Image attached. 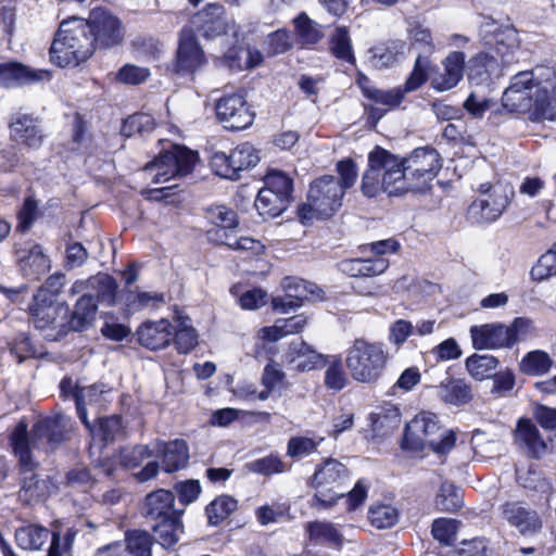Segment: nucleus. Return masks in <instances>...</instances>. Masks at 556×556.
Wrapping results in <instances>:
<instances>
[{
	"instance_id": "obj_24",
	"label": "nucleus",
	"mask_w": 556,
	"mask_h": 556,
	"mask_svg": "<svg viewBox=\"0 0 556 556\" xmlns=\"http://www.w3.org/2000/svg\"><path fill=\"white\" fill-rule=\"evenodd\" d=\"M225 10L219 4H208L198 13L197 20L206 38H214L229 30L236 35V24L232 21L227 22L225 18Z\"/></svg>"
},
{
	"instance_id": "obj_28",
	"label": "nucleus",
	"mask_w": 556,
	"mask_h": 556,
	"mask_svg": "<svg viewBox=\"0 0 556 556\" xmlns=\"http://www.w3.org/2000/svg\"><path fill=\"white\" fill-rule=\"evenodd\" d=\"M368 419L376 434L388 435L401 426L402 414L397 405L384 402L369 414Z\"/></svg>"
},
{
	"instance_id": "obj_53",
	"label": "nucleus",
	"mask_w": 556,
	"mask_h": 556,
	"mask_svg": "<svg viewBox=\"0 0 556 556\" xmlns=\"http://www.w3.org/2000/svg\"><path fill=\"white\" fill-rule=\"evenodd\" d=\"M155 128V121L150 114L140 113L129 116L123 124L121 132L125 137L135 134L141 136L151 132Z\"/></svg>"
},
{
	"instance_id": "obj_48",
	"label": "nucleus",
	"mask_w": 556,
	"mask_h": 556,
	"mask_svg": "<svg viewBox=\"0 0 556 556\" xmlns=\"http://www.w3.org/2000/svg\"><path fill=\"white\" fill-rule=\"evenodd\" d=\"M399 519V511L389 504H372L368 510V520L377 529L393 527Z\"/></svg>"
},
{
	"instance_id": "obj_32",
	"label": "nucleus",
	"mask_w": 556,
	"mask_h": 556,
	"mask_svg": "<svg viewBox=\"0 0 556 556\" xmlns=\"http://www.w3.org/2000/svg\"><path fill=\"white\" fill-rule=\"evenodd\" d=\"M154 522L152 528L156 542L164 548L176 545L184 532L179 515L161 518Z\"/></svg>"
},
{
	"instance_id": "obj_26",
	"label": "nucleus",
	"mask_w": 556,
	"mask_h": 556,
	"mask_svg": "<svg viewBox=\"0 0 556 556\" xmlns=\"http://www.w3.org/2000/svg\"><path fill=\"white\" fill-rule=\"evenodd\" d=\"M154 455L162 457V466L166 472H175L185 468L189 460L188 445L184 440L153 443Z\"/></svg>"
},
{
	"instance_id": "obj_22",
	"label": "nucleus",
	"mask_w": 556,
	"mask_h": 556,
	"mask_svg": "<svg viewBox=\"0 0 556 556\" xmlns=\"http://www.w3.org/2000/svg\"><path fill=\"white\" fill-rule=\"evenodd\" d=\"M50 78V73L45 70H34L18 62L0 64V86H23Z\"/></svg>"
},
{
	"instance_id": "obj_40",
	"label": "nucleus",
	"mask_w": 556,
	"mask_h": 556,
	"mask_svg": "<svg viewBox=\"0 0 556 556\" xmlns=\"http://www.w3.org/2000/svg\"><path fill=\"white\" fill-rule=\"evenodd\" d=\"M49 538V531L40 526L29 525L15 532L17 545L23 549L38 551Z\"/></svg>"
},
{
	"instance_id": "obj_46",
	"label": "nucleus",
	"mask_w": 556,
	"mask_h": 556,
	"mask_svg": "<svg viewBox=\"0 0 556 556\" xmlns=\"http://www.w3.org/2000/svg\"><path fill=\"white\" fill-rule=\"evenodd\" d=\"M553 366L551 356L541 350L529 352L520 362V370L531 376H543Z\"/></svg>"
},
{
	"instance_id": "obj_5",
	"label": "nucleus",
	"mask_w": 556,
	"mask_h": 556,
	"mask_svg": "<svg viewBox=\"0 0 556 556\" xmlns=\"http://www.w3.org/2000/svg\"><path fill=\"white\" fill-rule=\"evenodd\" d=\"M455 442V433L452 430L442 429L438 416L429 412L419 413L414 417L406 426L403 439L406 448L422 451L429 447L439 455L448 453Z\"/></svg>"
},
{
	"instance_id": "obj_63",
	"label": "nucleus",
	"mask_w": 556,
	"mask_h": 556,
	"mask_svg": "<svg viewBox=\"0 0 556 556\" xmlns=\"http://www.w3.org/2000/svg\"><path fill=\"white\" fill-rule=\"evenodd\" d=\"M211 167L214 173L223 178L235 180L239 177L236 167L232 165L230 154L216 152L211 159Z\"/></svg>"
},
{
	"instance_id": "obj_29",
	"label": "nucleus",
	"mask_w": 556,
	"mask_h": 556,
	"mask_svg": "<svg viewBox=\"0 0 556 556\" xmlns=\"http://www.w3.org/2000/svg\"><path fill=\"white\" fill-rule=\"evenodd\" d=\"M438 396L446 404L460 406L472 400L469 384L462 379L446 377L435 387Z\"/></svg>"
},
{
	"instance_id": "obj_45",
	"label": "nucleus",
	"mask_w": 556,
	"mask_h": 556,
	"mask_svg": "<svg viewBox=\"0 0 556 556\" xmlns=\"http://www.w3.org/2000/svg\"><path fill=\"white\" fill-rule=\"evenodd\" d=\"M229 67L239 71L253 68L263 61V55L257 49H230L225 55Z\"/></svg>"
},
{
	"instance_id": "obj_61",
	"label": "nucleus",
	"mask_w": 556,
	"mask_h": 556,
	"mask_svg": "<svg viewBox=\"0 0 556 556\" xmlns=\"http://www.w3.org/2000/svg\"><path fill=\"white\" fill-rule=\"evenodd\" d=\"M324 381L325 386L333 391H340L346 387L349 379L339 358L328 365Z\"/></svg>"
},
{
	"instance_id": "obj_58",
	"label": "nucleus",
	"mask_w": 556,
	"mask_h": 556,
	"mask_svg": "<svg viewBox=\"0 0 556 556\" xmlns=\"http://www.w3.org/2000/svg\"><path fill=\"white\" fill-rule=\"evenodd\" d=\"M429 66L428 58L417 56L414 68L402 87L404 94L419 89L427 81Z\"/></svg>"
},
{
	"instance_id": "obj_56",
	"label": "nucleus",
	"mask_w": 556,
	"mask_h": 556,
	"mask_svg": "<svg viewBox=\"0 0 556 556\" xmlns=\"http://www.w3.org/2000/svg\"><path fill=\"white\" fill-rule=\"evenodd\" d=\"M459 521L451 518H438L433 521L431 532L435 540L444 545H452L456 541Z\"/></svg>"
},
{
	"instance_id": "obj_44",
	"label": "nucleus",
	"mask_w": 556,
	"mask_h": 556,
	"mask_svg": "<svg viewBox=\"0 0 556 556\" xmlns=\"http://www.w3.org/2000/svg\"><path fill=\"white\" fill-rule=\"evenodd\" d=\"M93 440L104 442L114 441L122 433V421L117 416L99 418L96 424L89 421V427H86Z\"/></svg>"
},
{
	"instance_id": "obj_1",
	"label": "nucleus",
	"mask_w": 556,
	"mask_h": 556,
	"mask_svg": "<svg viewBox=\"0 0 556 556\" xmlns=\"http://www.w3.org/2000/svg\"><path fill=\"white\" fill-rule=\"evenodd\" d=\"M480 35L484 43L495 51V55L482 52L470 60V78L483 84L491 81L492 76H500L502 66L514 62L519 49V37L513 26L502 25L491 17L482 22Z\"/></svg>"
},
{
	"instance_id": "obj_6",
	"label": "nucleus",
	"mask_w": 556,
	"mask_h": 556,
	"mask_svg": "<svg viewBox=\"0 0 556 556\" xmlns=\"http://www.w3.org/2000/svg\"><path fill=\"white\" fill-rule=\"evenodd\" d=\"M349 478L346 467L337 459L328 458L317 466L311 478L309 485L315 493L309 502L317 510H328L344 497L342 485Z\"/></svg>"
},
{
	"instance_id": "obj_17",
	"label": "nucleus",
	"mask_w": 556,
	"mask_h": 556,
	"mask_svg": "<svg viewBox=\"0 0 556 556\" xmlns=\"http://www.w3.org/2000/svg\"><path fill=\"white\" fill-rule=\"evenodd\" d=\"M14 257L20 271L28 278L37 279L50 269V260L40 244L34 241L16 243Z\"/></svg>"
},
{
	"instance_id": "obj_52",
	"label": "nucleus",
	"mask_w": 556,
	"mask_h": 556,
	"mask_svg": "<svg viewBox=\"0 0 556 556\" xmlns=\"http://www.w3.org/2000/svg\"><path fill=\"white\" fill-rule=\"evenodd\" d=\"M237 509V501L228 495L216 497L206 507V514L211 525H218Z\"/></svg>"
},
{
	"instance_id": "obj_47",
	"label": "nucleus",
	"mask_w": 556,
	"mask_h": 556,
	"mask_svg": "<svg viewBox=\"0 0 556 556\" xmlns=\"http://www.w3.org/2000/svg\"><path fill=\"white\" fill-rule=\"evenodd\" d=\"M330 51L339 60L353 64L355 56L346 27H337L330 38Z\"/></svg>"
},
{
	"instance_id": "obj_30",
	"label": "nucleus",
	"mask_w": 556,
	"mask_h": 556,
	"mask_svg": "<svg viewBox=\"0 0 556 556\" xmlns=\"http://www.w3.org/2000/svg\"><path fill=\"white\" fill-rule=\"evenodd\" d=\"M175 495L164 489L156 490L146 497V515L152 521L178 515L174 508Z\"/></svg>"
},
{
	"instance_id": "obj_60",
	"label": "nucleus",
	"mask_w": 556,
	"mask_h": 556,
	"mask_svg": "<svg viewBox=\"0 0 556 556\" xmlns=\"http://www.w3.org/2000/svg\"><path fill=\"white\" fill-rule=\"evenodd\" d=\"M154 456L153 443L149 445H137L131 448H125L119 454V462L124 467H138L144 459Z\"/></svg>"
},
{
	"instance_id": "obj_57",
	"label": "nucleus",
	"mask_w": 556,
	"mask_h": 556,
	"mask_svg": "<svg viewBox=\"0 0 556 556\" xmlns=\"http://www.w3.org/2000/svg\"><path fill=\"white\" fill-rule=\"evenodd\" d=\"M89 285L90 290H94L100 300L110 304L114 302L117 283L113 277L106 274H98L89 278Z\"/></svg>"
},
{
	"instance_id": "obj_19",
	"label": "nucleus",
	"mask_w": 556,
	"mask_h": 556,
	"mask_svg": "<svg viewBox=\"0 0 556 556\" xmlns=\"http://www.w3.org/2000/svg\"><path fill=\"white\" fill-rule=\"evenodd\" d=\"M286 364L296 371H311L325 365V356L304 341H293L285 353Z\"/></svg>"
},
{
	"instance_id": "obj_54",
	"label": "nucleus",
	"mask_w": 556,
	"mask_h": 556,
	"mask_svg": "<svg viewBox=\"0 0 556 556\" xmlns=\"http://www.w3.org/2000/svg\"><path fill=\"white\" fill-rule=\"evenodd\" d=\"M152 538L146 531L136 530L127 533L125 548L132 556H151Z\"/></svg>"
},
{
	"instance_id": "obj_49",
	"label": "nucleus",
	"mask_w": 556,
	"mask_h": 556,
	"mask_svg": "<svg viewBox=\"0 0 556 556\" xmlns=\"http://www.w3.org/2000/svg\"><path fill=\"white\" fill-rule=\"evenodd\" d=\"M294 27L301 42L305 46L315 45L323 38V31L319 25L305 13L294 18Z\"/></svg>"
},
{
	"instance_id": "obj_51",
	"label": "nucleus",
	"mask_w": 556,
	"mask_h": 556,
	"mask_svg": "<svg viewBox=\"0 0 556 556\" xmlns=\"http://www.w3.org/2000/svg\"><path fill=\"white\" fill-rule=\"evenodd\" d=\"M265 188L274 191L285 200L289 201L293 184L292 179L283 172L278 169H269L264 178Z\"/></svg>"
},
{
	"instance_id": "obj_38",
	"label": "nucleus",
	"mask_w": 556,
	"mask_h": 556,
	"mask_svg": "<svg viewBox=\"0 0 556 556\" xmlns=\"http://www.w3.org/2000/svg\"><path fill=\"white\" fill-rule=\"evenodd\" d=\"M289 201L263 187L255 199L254 206L262 216L276 217L287 210Z\"/></svg>"
},
{
	"instance_id": "obj_37",
	"label": "nucleus",
	"mask_w": 556,
	"mask_h": 556,
	"mask_svg": "<svg viewBox=\"0 0 556 556\" xmlns=\"http://www.w3.org/2000/svg\"><path fill=\"white\" fill-rule=\"evenodd\" d=\"M11 444L15 455L20 458L21 465L24 468L31 469L34 465L31 460V452L34 450H38V447L33 445V439H28L26 424H17L11 434Z\"/></svg>"
},
{
	"instance_id": "obj_3",
	"label": "nucleus",
	"mask_w": 556,
	"mask_h": 556,
	"mask_svg": "<svg viewBox=\"0 0 556 556\" xmlns=\"http://www.w3.org/2000/svg\"><path fill=\"white\" fill-rule=\"evenodd\" d=\"M94 38L89 23L81 17L63 21L50 48V61L59 67H75L94 52Z\"/></svg>"
},
{
	"instance_id": "obj_35",
	"label": "nucleus",
	"mask_w": 556,
	"mask_h": 556,
	"mask_svg": "<svg viewBox=\"0 0 556 556\" xmlns=\"http://www.w3.org/2000/svg\"><path fill=\"white\" fill-rule=\"evenodd\" d=\"M41 298L42 291L35 296V304L30 308L35 326L39 329L55 327L58 325V316L60 313H65V308L59 304H46Z\"/></svg>"
},
{
	"instance_id": "obj_34",
	"label": "nucleus",
	"mask_w": 556,
	"mask_h": 556,
	"mask_svg": "<svg viewBox=\"0 0 556 556\" xmlns=\"http://www.w3.org/2000/svg\"><path fill=\"white\" fill-rule=\"evenodd\" d=\"M98 305L91 294H83L72 313L70 320L71 328L75 331H81L86 329L96 318Z\"/></svg>"
},
{
	"instance_id": "obj_23",
	"label": "nucleus",
	"mask_w": 556,
	"mask_h": 556,
	"mask_svg": "<svg viewBox=\"0 0 556 556\" xmlns=\"http://www.w3.org/2000/svg\"><path fill=\"white\" fill-rule=\"evenodd\" d=\"M503 518L521 534H533L542 528V521L535 510L521 503L509 502L502 506Z\"/></svg>"
},
{
	"instance_id": "obj_55",
	"label": "nucleus",
	"mask_w": 556,
	"mask_h": 556,
	"mask_svg": "<svg viewBox=\"0 0 556 556\" xmlns=\"http://www.w3.org/2000/svg\"><path fill=\"white\" fill-rule=\"evenodd\" d=\"M229 154L238 174L255 166L260 161L256 150L248 142L237 146Z\"/></svg>"
},
{
	"instance_id": "obj_16",
	"label": "nucleus",
	"mask_w": 556,
	"mask_h": 556,
	"mask_svg": "<svg viewBox=\"0 0 556 556\" xmlns=\"http://www.w3.org/2000/svg\"><path fill=\"white\" fill-rule=\"evenodd\" d=\"M206 63V58L198 38L190 27H184L178 36L175 71L181 75L194 74Z\"/></svg>"
},
{
	"instance_id": "obj_10",
	"label": "nucleus",
	"mask_w": 556,
	"mask_h": 556,
	"mask_svg": "<svg viewBox=\"0 0 556 556\" xmlns=\"http://www.w3.org/2000/svg\"><path fill=\"white\" fill-rule=\"evenodd\" d=\"M403 163L413 189L433 180L442 167L440 154L432 148L415 149Z\"/></svg>"
},
{
	"instance_id": "obj_50",
	"label": "nucleus",
	"mask_w": 556,
	"mask_h": 556,
	"mask_svg": "<svg viewBox=\"0 0 556 556\" xmlns=\"http://www.w3.org/2000/svg\"><path fill=\"white\" fill-rule=\"evenodd\" d=\"M463 495L458 488L450 482H443L435 498V505L441 511H455L463 506Z\"/></svg>"
},
{
	"instance_id": "obj_18",
	"label": "nucleus",
	"mask_w": 556,
	"mask_h": 556,
	"mask_svg": "<svg viewBox=\"0 0 556 556\" xmlns=\"http://www.w3.org/2000/svg\"><path fill=\"white\" fill-rule=\"evenodd\" d=\"M175 326L168 319L148 320L137 329L138 342L151 350H163L173 342Z\"/></svg>"
},
{
	"instance_id": "obj_59",
	"label": "nucleus",
	"mask_w": 556,
	"mask_h": 556,
	"mask_svg": "<svg viewBox=\"0 0 556 556\" xmlns=\"http://www.w3.org/2000/svg\"><path fill=\"white\" fill-rule=\"evenodd\" d=\"M247 468L251 472L264 476H270L286 471L285 463L276 455H268L266 457L252 460L247 464Z\"/></svg>"
},
{
	"instance_id": "obj_43",
	"label": "nucleus",
	"mask_w": 556,
	"mask_h": 556,
	"mask_svg": "<svg viewBox=\"0 0 556 556\" xmlns=\"http://www.w3.org/2000/svg\"><path fill=\"white\" fill-rule=\"evenodd\" d=\"M323 441L324 438L293 435L288 441L286 454L290 458L301 460L315 454Z\"/></svg>"
},
{
	"instance_id": "obj_15",
	"label": "nucleus",
	"mask_w": 556,
	"mask_h": 556,
	"mask_svg": "<svg viewBox=\"0 0 556 556\" xmlns=\"http://www.w3.org/2000/svg\"><path fill=\"white\" fill-rule=\"evenodd\" d=\"M71 420L63 414L39 419L31 429L33 445L45 452L54 451L64 440Z\"/></svg>"
},
{
	"instance_id": "obj_11",
	"label": "nucleus",
	"mask_w": 556,
	"mask_h": 556,
	"mask_svg": "<svg viewBox=\"0 0 556 556\" xmlns=\"http://www.w3.org/2000/svg\"><path fill=\"white\" fill-rule=\"evenodd\" d=\"M216 116L225 128L230 130H243L249 128L255 118V113L249 105L245 97L240 93H231L220 98L215 106Z\"/></svg>"
},
{
	"instance_id": "obj_20",
	"label": "nucleus",
	"mask_w": 556,
	"mask_h": 556,
	"mask_svg": "<svg viewBox=\"0 0 556 556\" xmlns=\"http://www.w3.org/2000/svg\"><path fill=\"white\" fill-rule=\"evenodd\" d=\"M472 345L477 350L509 348L507 327L500 323L472 326L470 328Z\"/></svg>"
},
{
	"instance_id": "obj_13",
	"label": "nucleus",
	"mask_w": 556,
	"mask_h": 556,
	"mask_svg": "<svg viewBox=\"0 0 556 556\" xmlns=\"http://www.w3.org/2000/svg\"><path fill=\"white\" fill-rule=\"evenodd\" d=\"M281 287L285 295L273 299V308L281 314L302 306L305 301L323 299L318 287L296 277H286Z\"/></svg>"
},
{
	"instance_id": "obj_31",
	"label": "nucleus",
	"mask_w": 556,
	"mask_h": 556,
	"mask_svg": "<svg viewBox=\"0 0 556 556\" xmlns=\"http://www.w3.org/2000/svg\"><path fill=\"white\" fill-rule=\"evenodd\" d=\"M532 122H556V86L548 90L536 88L529 117Z\"/></svg>"
},
{
	"instance_id": "obj_7",
	"label": "nucleus",
	"mask_w": 556,
	"mask_h": 556,
	"mask_svg": "<svg viewBox=\"0 0 556 556\" xmlns=\"http://www.w3.org/2000/svg\"><path fill=\"white\" fill-rule=\"evenodd\" d=\"M343 197L342 187L333 176L316 179L309 187L307 202L300 208L301 219L332 216L341 207Z\"/></svg>"
},
{
	"instance_id": "obj_4",
	"label": "nucleus",
	"mask_w": 556,
	"mask_h": 556,
	"mask_svg": "<svg viewBox=\"0 0 556 556\" xmlns=\"http://www.w3.org/2000/svg\"><path fill=\"white\" fill-rule=\"evenodd\" d=\"M389 359L383 343L359 338L346 350L345 365L354 381L372 384L383 376Z\"/></svg>"
},
{
	"instance_id": "obj_2",
	"label": "nucleus",
	"mask_w": 556,
	"mask_h": 556,
	"mask_svg": "<svg viewBox=\"0 0 556 556\" xmlns=\"http://www.w3.org/2000/svg\"><path fill=\"white\" fill-rule=\"evenodd\" d=\"M413 190L407 182L403 159L377 147L368 155V168L362 178V191L372 198L380 192L400 195Z\"/></svg>"
},
{
	"instance_id": "obj_27",
	"label": "nucleus",
	"mask_w": 556,
	"mask_h": 556,
	"mask_svg": "<svg viewBox=\"0 0 556 556\" xmlns=\"http://www.w3.org/2000/svg\"><path fill=\"white\" fill-rule=\"evenodd\" d=\"M11 137L29 149H38L42 143V132L37 121L29 115H17L10 124Z\"/></svg>"
},
{
	"instance_id": "obj_42",
	"label": "nucleus",
	"mask_w": 556,
	"mask_h": 556,
	"mask_svg": "<svg viewBox=\"0 0 556 556\" xmlns=\"http://www.w3.org/2000/svg\"><path fill=\"white\" fill-rule=\"evenodd\" d=\"M308 536L312 541L324 542L340 547L343 536L337 527L328 521H312L306 527Z\"/></svg>"
},
{
	"instance_id": "obj_33",
	"label": "nucleus",
	"mask_w": 556,
	"mask_h": 556,
	"mask_svg": "<svg viewBox=\"0 0 556 556\" xmlns=\"http://www.w3.org/2000/svg\"><path fill=\"white\" fill-rule=\"evenodd\" d=\"M406 43L402 40H394L369 49V61L375 68L389 67L397 61V56L405 51Z\"/></svg>"
},
{
	"instance_id": "obj_9",
	"label": "nucleus",
	"mask_w": 556,
	"mask_h": 556,
	"mask_svg": "<svg viewBox=\"0 0 556 556\" xmlns=\"http://www.w3.org/2000/svg\"><path fill=\"white\" fill-rule=\"evenodd\" d=\"M481 198L468 208L469 218L478 224L496 220L508 206L514 189L508 185L483 182L479 187Z\"/></svg>"
},
{
	"instance_id": "obj_64",
	"label": "nucleus",
	"mask_w": 556,
	"mask_h": 556,
	"mask_svg": "<svg viewBox=\"0 0 556 556\" xmlns=\"http://www.w3.org/2000/svg\"><path fill=\"white\" fill-rule=\"evenodd\" d=\"M556 274V254L551 251L543 254L531 269L534 280H544Z\"/></svg>"
},
{
	"instance_id": "obj_25",
	"label": "nucleus",
	"mask_w": 556,
	"mask_h": 556,
	"mask_svg": "<svg viewBox=\"0 0 556 556\" xmlns=\"http://www.w3.org/2000/svg\"><path fill=\"white\" fill-rule=\"evenodd\" d=\"M514 438L518 447L533 458H539L546 452V441L530 419L518 421Z\"/></svg>"
},
{
	"instance_id": "obj_39",
	"label": "nucleus",
	"mask_w": 556,
	"mask_h": 556,
	"mask_svg": "<svg viewBox=\"0 0 556 556\" xmlns=\"http://www.w3.org/2000/svg\"><path fill=\"white\" fill-rule=\"evenodd\" d=\"M498 366V359L489 354H473L466 359V368L470 376L479 381L492 378Z\"/></svg>"
},
{
	"instance_id": "obj_41",
	"label": "nucleus",
	"mask_w": 556,
	"mask_h": 556,
	"mask_svg": "<svg viewBox=\"0 0 556 556\" xmlns=\"http://www.w3.org/2000/svg\"><path fill=\"white\" fill-rule=\"evenodd\" d=\"M173 342L180 354H187L198 344V333L189 318L179 317L176 320Z\"/></svg>"
},
{
	"instance_id": "obj_14",
	"label": "nucleus",
	"mask_w": 556,
	"mask_h": 556,
	"mask_svg": "<svg viewBox=\"0 0 556 556\" xmlns=\"http://www.w3.org/2000/svg\"><path fill=\"white\" fill-rule=\"evenodd\" d=\"M86 21L89 23L94 38V48L97 46L112 48L122 43L124 38L122 22L111 12L96 8Z\"/></svg>"
},
{
	"instance_id": "obj_12",
	"label": "nucleus",
	"mask_w": 556,
	"mask_h": 556,
	"mask_svg": "<svg viewBox=\"0 0 556 556\" xmlns=\"http://www.w3.org/2000/svg\"><path fill=\"white\" fill-rule=\"evenodd\" d=\"M536 88L539 86L532 72H519L503 93V106L509 112L527 113L530 117Z\"/></svg>"
},
{
	"instance_id": "obj_62",
	"label": "nucleus",
	"mask_w": 556,
	"mask_h": 556,
	"mask_svg": "<svg viewBox=\"0 0 556 556\" xmlns=\"http://www.w3.org/2000/svg\"><path fill=\"white\" fill-rule=\"evenodd\" d=\"M206 217L214 226L238 227L239 225L236 212L224 205L207 208Z\"/></svg>"
},
{
	"instance_id": "obj_21",
	"label": "nucleus",
	"mask_w": 556,
	"mask_h": 556,
	"mask_svg": "<svg viewBox=\"0 0 556 556\" xmlns=\"http://www.w3.org/2000/svg\"><path fill=\"white\" fill-rule=\"evenodd\" d=\"M465 60L464 52H450L442 61L443 72L431 78L432 88L442 92L456 87L464 76Z\"/></svg>"
},
{
	"instance_id": "obj_36",
	"label": "nucleus",
	"mask_w": 556,
	"mask_h": 556,
	"mask_svg": "<svg viewBox=\"0 0 556 556\" xmlns=\"http://www.w3.org/2000/svg\"><path fill=\"white\" fill-rule=\"evenodd\" d=\"M108 392L105 386L92 384L88 387L76 388L74 393L77 415L85 427H89V419L87 416V405H92L100 402L101 397Z\"/></svg>"
},
{
	"instance_id": "obj_8",
	"label": "nucleus",
	"mask_w": 556,
	"mask_h": 556,
	"mask_svg": "<svg viewBox=\"0 0 556 556\" xmlns=\"http://www.w3.org/2000/svg\"><path fill=\"white\" fill-rule=\"evenodd\" d=\"M198 161V154L186 147L175 146L144 166V173L154 185L168 182L178 176L189 175Z\"/></svg>"
}]
</instances>
